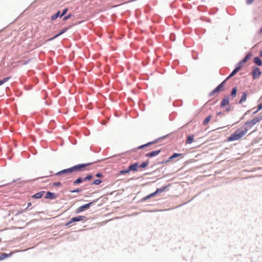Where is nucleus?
Segmentation results:
<instances>
[{"label":"nucleus","instance_id":"nucleus-8","mask_svg":"<svg viewBox=\"0 0 262 262\" xmlns=\"http://www.w3.org/2000/svg\"><path fill=\"white\" fill-rule=\"evenodd\" d=\"M85 218L84 216H78L74 217H72L68 222L66 223V226H69L71 224L75 222H79L84 220Z\"/></svg>","mask_w":262,"mask_h":262},{"label":"nucleus","instance_id":"nucleus-34","mask_svg":"<svg viewBox=\"0 0 262 262\" xmlns=\"http://www.w3.org/2000/svg\"><path fill=\"white\" fill-rule=\"evenodd\" d=\"M81 191V190L80 189H75V190H71L70 191L72 193H74V192H80Z\"/></svg>","mask_w":262,"mask_h":262},{"label":"nucleus","instance_id":"nucleus-17","mask_svg":"<svg viewBox=\"0 0 262 262\" xmlns=\"http://www.w3.org/2000/svg\"><path fill=\"white\" fill-rule=\"evenodd\" d=\"M12 253H13V252H11L10 254H7L5 253H3L1 254H0V261L9 257L10 256H11L12 254Z\"/></svg>","mask_w":262,"mask_h":262},{"label":"nucleus","instance_id":"nucleus-6","mask_svg":"<svg viewBox=\"0 0 262 262\" xmlns=\"http://www.w3.org/2000/svg\"><path fill=\"white\" fill-rule=\"evenodd\" d=\"M167 188V186H163L160 188H158L156 191L150 194H149L148 195L146 196V199H149V198H150L154 196H155L156 194H157V193H161L164 191L166 190V188Z\"/></svg>","mask_w":262,"mask_h":262},{"label":"nucleus","instance_id":"nucleus-9","mask_svg":"<svg viewBox=\"0 0 262 262\" xmlns=\"http://www.w3.org/2000/svg\"><path fill=\"white\" fill-rule=\"evenodd\" d=\"M92 203H93L92 202H91L90 203L86 204L84 205L79 207L78 208H77L76 212L80 213L82 211H83L84 210H85L86 209H88L90 207V206L92 205Z\"/></svg>","mask_w":262,"mask_h":262},{"label":"nucleus","instance_id":"nucleus-40","mask_svg":"<svg viewBox=\"0 0 262 262\" xmlns=\"http://www.w3.org/2000/svg\"><path fill=\"white\" fill-rule=\"evenodd\" d=\"M259 33L260 34H262V28H261V29L259 30Z\"/></svg>","mask_w":262,"mask_h":262},{"label":"nucleus","instance_id":"nucleus-13","mask_svg":"<svg viewBox=\"0 0 262 262\" xmlns=\"http://www.w3.org/2000/svg\"><path fill=\"white\" fill-rule=\"evenodd\" d=\"M160 152H161L160 150L152 151L146 154V157H155V156H156L157 155H158Z\"/></svg>","mask_w":262,"mask_h":262},{"label":"nucleus","instance_id":"nucleus-22","mask_svg":"<svg viewBox=\"0 0 262 262\" xmlns=\"http://www.w3.org/2000/svg\"><path fill=\"white\" fill-rule=\"evenodd\" d=\"M182 154H178V153H174L173 154L171 157H169V160H171L174 158H176L177 157H183Z\"/></svg>","mask_w":262,"mask_h":262},{"label":"nucleus","instance_id":"nucleus-31","mask_svg":"<svg viewBox=\"0 0 262 262\" xmlns=\"http://www.w3.org/2000/svg\"><path fill=\"white\" fill-rule=\"evenodd\" d=\"M67 11H68V9H67V8L64 9L63 10V11H62V13L60 14V17H62V16H63L64 14H66V13H67Z\"/></svg>","mask_w":262,"mask_h":262},{"label":"nucleus","instance_id":"nucleus-29","mask_svg":"<svg viewBox=\"0 0 262 262\" xmlns=\"http://www.w3.org/2000/svg\"><path fill=\"white\" fill-rule=\"evenodd\" d=\"M129 171H130L129 170V167H128L127 169L121 170L120 171V174H124L125 173H128Z\"/></svg>","mask_w":262,"mask_h":262},{"label":"nucleus","instance_id":"nucleus-7","mask_svg":"<svg viewBox=\"0 0 262 262\" xmlns=\"http://www.w3.org/2000/svg\"><path fill=\"white\" fill-rule=\"evenodd\" d=\"M225 82V81H224L223 82L220 83L213 91L211 92L210 94L212 95L216 93H219L220 92L223 91Z\"/></svg>","mask_w":262,"mask_h":262},{"label":"nucleus","instance_id":"nucleus-2","mask_svg":"<svg viewBox=\"0 0 262 262\" xmlns=\"http://www.w3.org/2000/svg\"><path fill=\"white\" fill-rule=\"evenodd\" d=\"M91 165V163L80 164L75 165L71 168L61 170L57 172L55 175L61 176L63 174L69 175L73 172L82 171L85 170V167Z\"/></svg>","mask_w":262,"mask_h":262},{"label":"nucleus","instance_id":"nucleus-33","mask_svg":"<svg viewBox=\"0 0 262 262\" xmlns=\"http://www.w3.org/2000/svg\"><path fill=\"white\" fill-rule=\"evenodd\" d=\"M255 0H246V4L247 5L251 4Z\"/></svg>","mask_w":262,"mask_h":262},{"label":"nucleus","instance_id":"nucleus-15","mask_svg":"<svg viewBox=\"0 0 262 262\" xmlns=\"http://www.w3.org/2000/svg\"><path fill=\"white\" fill-rule=\"evenodd\" d=\"M45 198L46 199H54L56 198V195L54 193L48 191L46 194Z\"/></svg>","mask_w":262,"mask_h":262},{"label":"nucleus","instance_id":"nucleus-42","mask_svg":"<svg viewBox=\"0 0 262 262\" xmlns=\"http://www.w3.org/2000/svg\"><path fill=\"white\" fill-rule=\"evenodd\" d=\"M28 61H26V62H24V64H27V63H28Z\"/></svg>","mask_w":262,"mask_h":262},{"label":"nucleus","instance_id":"nucleus-28","mask_svg":"<svg viewBox=\"0 0 262 262\" xmlns=\"http://www.w3.org/2000/svg\"><path fill=\"white\" fill-rule=\"evenodd\" d=\"M236 92H237V89L236 87H235L232 90L231 94V96H232L233 97H235L236 96Z\"/></svg>","mask_w":262,"mask_h":262},{"label":"nucleus","instance_id":"nucleus-12","mask_svg":"<svg viewBox=\"0 0 262 262\" xmlns=\"http://www.w3.org/2000/svg\"><path fill=\"white\" fill-rule=\"evenodd\" d=\"M229 104V99L228 97H224L221 103V107H223L225 106V105H227Z\"/></svg>","mask_w":262,"mask_h":262},{"label":"nucleus","instance_id":"nucleus-37","mask_svg":"<svg viewBox=\"0 0 262 262\" xmlns=\"http://www.w3.org/2000/svg\"><path fill=\"white\" fill-rule=\"evenodd\" d=\"M55 186H59L61 185V183L60 182H56L54 184Z\"/></svg>","mask_w":262,"mask_h":262},{"label":"nucleus","instance_id":"nucleus-25","mask_svg":"<svg viewBox=\"0 0 262 262\" xmlns=\"http://www.w3.org/2000/svg\"><path fill=\"white\" fill-rule=\"evenodd\" d=\"M60 11H58L56 14L51 17V20L53 21L55 20L58 16H60Z\"/></svg>","mask_w":262,"mask_h":262},{"label":"nucleus","instance_id":"nucleus-26","mask_svg":"<svg viewBox=\"0 0 262 262\" xmlns=\"http://www.w3.org/2000/svg\"><path fill=\"white\" fill-rule=\"evenodd\" d=\"M11 78V77H8L4 78L2 80H0V85H2L5 82H7Z\"/></svg>","mask_w":262,"mask_h":262},{"label":"nucleus","instance_id":"nucleus-24","mask_svg":"<svg viewBox=\"0 0 262 262\" xmlns=\"http://www.w3.org/2000/svg\"><path fill=\"white\" fill-rule=\"evenodd\" d=\"M156 142V141H154V142H148V143H147V144H144V145H142L138 147V148H139V149H142V148H143V147H146V146H149V145H151V144H154V143H155Z\"/></svg>","mask_w":262,"mask_h":262},{"label":"nucleus","instance_id":"nucleus-30","mask_svg":"<svg viewBox=\"0 0 262 262\" xmlns=\"http://www.w3.org/2000/svg\"><path fill=\"white\" fill-rule=\"evenodd\" d=\"M101 182H102V181L100 180L97 179L94 181V182L93 183V184L94 185H99Z\"/></svg>","mask_w":262,"mask_h":262},{"label":"nucleus","instance_id":"nucleus-20","mask_svg":"<svg viewBox=\"0 0 262 262\" xmlns=\"http://www.w3.org/2000/svg\"><path fill=\"white\" fill-rule=\"evenodd\" d=\"M246 99H247V93L244 92L241 97V98L239 101V103L241 104L243 103L244 102H245L246 100Z\"/></svg>","mask_w":262,"mask_h":262},{"label":"nucleus","instance_id":"nucleus-14","mask_svg":"<svg viewBox=\"0 0 262 262\" xmlns=\"http://www.w3.org/2000/svg\"><path fill=\"white\" fill-rule=\"evenodd\" d=\"M138 168H139L138 163H134L129 166V170L135 171L138 170Z\"/></svg>","mask_w":262,"mask_h":262},{"label":"nucleus","instance_id":"nucleus-19","mask_svg":"<svg viewBox=\"0 0 262 262\" xmlns=\"http://www.w3.org/2000/svg\"><path fill=\"white\" fill-rule=\"evenodd\" d=\"M254 62L255 64H256L257 66H260L262 65V62L260 59L258 57H256L254 58Z\"/></svg>","mask_w":262,"mask_h":262},{"label":"nucleus","instance_id":"nucleus-41","mask_svg":"<svg viewBox=\"0 0 262 262\" xmlns=\"http://www.w3.org/2000/svg\"><path fill=\"white\" fill-rule=\"evenodd\" d=\"M260 56H262V51L260 53Z\"/></svg>","mask_w":262,"mask_h":262},{"label":"nucleus","instance_id":"nucleus-10","mask_svg":"<svg viewBox=\"0 0 262 262\" xmlns=\"http://www.w3.org/2000/svg\"><path fill=\"white\" fill-rule=\"evenodd\" d=\"M252 56V54L251 53H248L245 57V58L238 63L243 67V64L247 62L249 60H250Z\"/></svg>","mask_w":262,"mask_h":262},{"label":"nucleus","instance_id":"nucleus-11","mask_svg":"<svg viewBox=\"0 0 262 262\" xmlns=\"http://www.w3.org/2000/svg\"><path fill=\"white\" fill-rule=\"evenodd\" d=\"M242 67L238 63L237 64L236 68L232 71V72L229 75L227 79H229L233 76L242 69Z\"/></svg>","mask_w":262,"mask_h":262},{"label":"nucleus","instance_id":"nucleus-38","mask_svg":"<svg viewBox=\"0 0 262 262\" xmlns=\"http://www.w3.org/2000/svg\"><path fill=\"white\" fill-rule=\"evenodd\" d=\"M23 216L24 217V221H25L27 220L26 216L24 215H23Z\"/></svg>","mask_w":262,"mask_h":262},{"label":"nucleus","instance_id":"nucleus-3","mask_svg":"<svg viewBox=\"0 0 262 262\" xmlns=\"http://www.w3.org/2000/svg\"><path fill=\"white\" fill-rule=\"evenodd\" d=\"M252 75L253 78L254 79H258L261 75V72H260L259 69L256 67H254L253 68L252 71Z\"/></svg>","mask_w":262,"mask_h":262},{"label":"nucleus","instance_id":"nucleus-4","mask_svg":"<svg viewBox=\"0 0 262 262\" xmlns=\"http://www.w3.org/2000/svg\"><path fill=\"white\" fill-rule=\"evenodd\" d=\"M31 206V202H29L28 203V206H27V208L25 209H23V210H10L9 211V215L10 214H14V216L15 217H17V216H18L19 214L23 213V212H24L27 209V208Z\"/></svg>","mask_w":262,"mask_h":262},{"label":"nucleus","instance_id":"nucleus-16","mask_svg":"<svg viewBox=\"0 0 262 262\" xmlns=\"http://www.w3.org/2000/svg\"><path fill=\"white\" fill-rule=\"evenodd\" d=\"M44 193H45L44 191H41L35 193V194H34L33 195H32V197L35 199H40L43 196Z\"/></svg>","mask_w":262,"mask_h":262},{"label":"nucleus","instance_id":"nucleus-27","mask_svg":"<svg viewBox=\"0 0 262 262\" xmlns=\"http://www.w3.org/2000/svg\"><path fill=\"white\" fill-rule=\"evenodd\" d=\"M148 165V162L146 161V162H144L143 163H142L141 165H139V167H141L142 168H145Z\"/></svg>","mask_w":262,"mask_h":262},{"label":"nucleus","instance_id":"nucleus-35","mask_svg":"<svg viewBox=\"0 0 262 262\" xmlns=\"http://www.w3.org/2000/svg\"><path fill=\"white\" fill-rule=\"evenodd\" d=\"M70 17H71V15H70V14H69V15H67V16H65V17L63 18V20H67L68 19H69V18H70Z\"/></svg>","mask_w":262,"mask_h":262},{"label":"nucleus","instance_id":"nucleus-1","mask_svg":"<svg viewBox=\"0 0 262 262\" xmlns=\"http://www.w3.org/2000/svg\"><path fill=\"white\" fill-rule=\"evenodd\" d=\"M261 119L260 118H255L250 121H247L242 127L236 129L227 138V141L230 142L241 139L247 133L249 129Z\"/></svg>","mask_w":262,"mask_h":262},{"label":"nucleus","instance_id":"nucleus-5","mask_svg":"<svg viewBox=\"0 0 262 262\" xmlns=\"http://www.w3.org/2000/svg\"><path fill=\"white\" fill-rule=\"evenodd\" d=\"M92 178H93V177H92V174H88L86 177H85L83 179H82L81 178L77 179V180H76L75 181H74L73 182V184L77 185V184H79L82 183V182L90 181L92 179Z\"/></svg>","mask_w":262,"mask_h":262},{"label":"nucleus","instance_id":"nucleus-23","mask_svg":"<svg viewBox=\"0 0 262 262\" xmlns=\"http://www.w3.org/2000/svg\"><path fill=\"white\" fill-rule=\"evenodd\" d=\"M211 115H209L204 120V121H203V125H207L209 122V121H210L211 119Z\"/></svg>","mask_w":262,"mask_h":262},{"label":"nucleus","instance_id":"nucleus-21","mask_svg":"<svg viewBox=\"0 0 262 262\" xmlns=\"http://www.w3.org/2000/svg\"><path fill=\"white\" fill-rule=\"evenodd\" d=\"M193 139H194V136L193 135L189 136L187 137L186 143V144H191V143H192L193 142Z\"/></svg>","mask_w":262,"mask_h":262},{"label":"nucleus","instance_id":"nucleus-39","mask_svg":"<svg viewBox=\"0 0 262 262\" xmlns=\"http://www.w3.org/2000/svg\"><path fill=\"white\" fill-rule=\"evenodd\" d=\"M222 112H217V113H216V115H217V116H219V115H222Z\"/></svg>","mask_w":262,"mask_h":262},{"label":"nucleus","instance_id":"nucleus-18","mask_svg":"<svg viewBox=\"0 0 262 262\" xmlns=\"http://www.w3.org/2000/svg\"><path fill=\"white\" fill-rule=\"evenodd\" d=\"M69 28H70V27L66 28H64V29H62L58 34L56 35L54 37H53V38L50 39L49 40H53V39L56 38L58 36H59L60 35L62 34L63 33H65Z\"/></svg>","mask_w":262,"mask_h":262},{"label":"nucleus","instance_id":"nucleus-32","mask_svg":"<svg viewBox=\"0 0 262 262\" xmlns=\"http://www.w3.org/2000/svg\"><path fill=\"white\" fill-rule=\"evenodd\" d=\"M261 109H262V103L259 104H258L257 110L256 111H255L254 112V113H256L257 112L260 111Z\"/></svg>","mask_w":262,"mask_h":262},{"label":"nucleus","instance_id":"nucleus-36","mask_svg":"<svg viewBox=\"0 0 262 262\" xmlns=\"http://www.w3.org/2000/svg\"><path fill=\"white\" fill-rule=\"evenodd\" d=\"M96 176L97 177H100L102 176V173H97L96 174Z\"/></svg>","mask_w":262,"mask_h":262}]
</instances>
